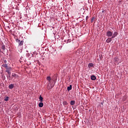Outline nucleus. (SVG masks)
Masks as SVG:
<instances>
[{
	"label": "nucleus",
	"mask_w": 128,
	"mask_h": 128,
	"mask_svg": "<svg viewBox=\"0 0 128 128\" xmlns=\"http://www.w3.org/2000/svg\"><path fill=\"white\" fill-rule=\"evenodd\" d=\"M16 42H18V46H22L24 44V40H21L18 39L16 40Z\"/></svg>",
	"instance_id": "nucleus-1"
},
{
	"label": "nucleus",
	"mask_w": 128,
	"mask_h": 128,
	"mask_svg": "<svg viewBox=\"0 0 128 128\" xmlns=\"http://www.w3.org/2000/svg\"><path fill=\"white\" fill-rule=\"evenodd\" d=\"M10 70H12V68L8 67L6 68V72H8V74H9V76H10Z\"/></svg>",
	"instance_id": "nucleus-2"
},
{
	"label": "nucleus",
	"mask_w": 128,
	"mask_h": 128,
	"mask_svg": "<svg viewBox=\"0 0 128 128\" xmlns=\"http://www.w3.org/2000/svg\"><path fill=\"white\" fill-rule=\"evenodd\" d=\"M112 34L113 32H112L108 31L106 32V34L107 36L110 37V36H112Z\"/></svg>",
	"instance_id": "nucleus-3"
},
{
	"label": "nucleus",
	"mask_w": 128,
	"mask_h": 128,
	"mask_svg": "<svg viewBox=\"0 0 128 128\" xmlns=\"http://www.w3.org/2000/svg\"><path fill=\"white\" fill-rule=\"evenodd\" d=\"M118 33L116 32H114V34L112 35V38H114L116 36H118Z\"/></svg>",
	"instance_id": "nucleus-4"
},
{
	"label": "nucleus",
	"mask_w": 128,
	"mask_h": 128,
	"mask_svg": "<svg viewBox=\"0 0 128 128\" xmlns=\"http://www.w3.org/2000/svg\"><path fill=\"white\" fill-rule=\"evenodd\" d=\"M112 38H108L106 40V42H107V44H109V42H112Z\"/></svg>",
	"instance_id": "nucleus-5"
},
{
	"label": "nucleus",
	"mask_w": 128,
	"mask_h": 128,
	"mask_svg": "<svg viewBox=\"0 0 128 128\" xmlns=\"http://www.w3.org/2000/svg\"><path fill=\"white\" fill-rule=\"evenodd\" d=\"M90 78L92 80H96V77L94 75H92L90 76Z\"/></svg>",
	"instance_id": "nucleus-6"
},
{
	"label": "nucleus",
	"mask_w": 128,
	"mask_h": 128,
	"mask_svg": "<svg viewBox=\"0 0 128 128\" xmlns=\"http://www.w3.org/2000/svg\"><path fill=\"white\" fill-rule=\"evenodd\" d=\"M14 87V84H10L8 86V88L10 90H12V88Z\"/></svg>",
	"instance_id": "nucleus-7"
},
{
	"label": "nucleus",
	"mask_w": 128,
	"mask_h": 128,
	"mask_svg": "<svg viewBox=\"0 0 128 128\" xmlns=\"http://www.w3.org/2000/svg\"><path fill=\"white\" fill-rule=\"evenodd\" d=\"M75 104H76V101H74V100H72L70 102V104L71 106H74Z\"/></svg>",
	"instance_id": "nucleus-8"
},
{
	"label": "nucleus",
	"mask_w": 128,
	"mask_h": 128,
	"mask_svg": "<svg viewBox=\"0 0 128 128\" xmlns=\"http://www.w3.org/2000/svg\"><path fill=\"white\" fill-rule=\"evenodd\" d=\"M39 108H42L44 106V103L40 102L38 104Z\"/></svg>",
	"instance_id": "nucleus-9"
},
{
	"label": "nucleus",
	"mask_w": 128,
	"mask_h": 128,
	"mask_svg": "<svg viewBox=\"0 0 128 128\" xmlns=\"http://www.w3.org/2000/svg\"><path fill=\"white\" fill-rule=\"evenodd\" d=\"M39 100L40 102H43L44 100V98L42 96H40L39 97Z\"/></svg>",
	"instance_id": "nucleus-10"
},
{
	"label": "nucleus",
	"mask_w": 128,
	"mask_h": 128,
	"mask_svg": "<svg viewBox=\"0 0 128 128\" xmlns=\"http://www.w3.org/2000/svg\"><path fill=\"white\" fill-rule=\"evenodd\" d=\"M72 85H70V86H68L67 88L68 90L70 92V90H72Z\"/></svg>",
	"instance_id": "nucleus-11"
},
{
	"label": "nucleus",
	"mask_w": 128,
	"mask_h": 128,
	"mask_svg": "<svg viewBox=\"0 0 128 128\" xmlns=\"http://www.w3.org/2000/svg\"><path fill=\"white\" fill-rule=\"evenodd\" d=\"M47 80H48L49 82H50V81L52 80V78L50 76H48L46 78Z\"/></svg>",
	"instance_id": "nucleus-12"
},
{
	"label": "nucleus",
	"mask_w": 128,
	"mask_h": 128,
	"mask_svg": "<svg viewBox=\"0 0 128 128\" xmlns=\"http://www.w3.org/2000/svg\"><path fill=\"white\" fill-rule=\"evenodd\" d=\"M94 66V64L92 63H90L88 64V68H90V67Z\"/></svg>",
	"instance_id": "nucleus-13"
},
{
	"label": "nucleus",
	"mask_w": 128,
	"mask_h": 128,
	"mask_svg": "<svg viewBox=\"0 0 128 128\" xmlns=\"http://www.w3.org/2000/svg\"><path fill=\"white\" fill-rule=\"evenodd\" d=\"M2 66H3V68H8V64H3L2 65Z\"/></svg>",
	"instance_id": "nucleus-14"
},
{
	"label": "nucleus",
	"mask_w": 128,
	"mask_h": 128,
	"mask_svg": "<svg viewBox=\"0 0 128 128\" xmlns=\"http://www.w3.org/2000/svg\"><path fill=\"white\" fill-rule=\"evenodd\" d=\"M8 96H6V97H4V100L5 102H8Z\"/></svg>",
	"instance_id": "nucleus-15"
},
{
	"label": "nucleus",
	"mask_w": 128,
	"mask_h": 128,
	"mask_svg": "<svg viewBox=\"0 0 128 128\" xmlns=\"http://www.w3.org/2000/svg\"><path fill=\"white\" fill-rule=\"evenodd\" d=\"M2 50H6V46L4 45L2 46Z\"/></svg>",
	"instance_id": "nucleus-16"
},
{
	"label": "nucleus",
	"mask_w": 128,
	"mask_h": 128,
	"mask_svg": "<svg viewBox=\"0 0 128 128\" xmlns=\"http://www.w3.org/2000/svg\"><path fill=\"white\" fill-rule=\"evenodd\" d=\"M62 104L64 106H66V104H68V102H66V101H64Z\"/></svg>",
	"instance_id": "nucleus-17"
},
{
	"label": "nucleus",
	"mask_w": 128,
	"mask_h": 128,
	"mask_svg": "<svg viewBox=\"0 0 128 128\" xmlns=\"http://www.w3.org/2000/svg\"><path fill=\"white\" fill-rule=\"evenodd\" d=\"M12 76H13L14 78H16V74H12Z\"/></svg>",
	"instance_id": "nucleus-18"
},
{
	"label": "nucleus",
	"mask_w": 128,
	"mask_h": 128,
	"mask_svg": "<svg viewBox=\"0 0 128 128\" xmlns=\"http://www.w3.org/2000/svg\"><path fill=\"white\" fill-rule=\"evenodd\" d=\"M71 40L70 39H68L66 41V44H68V42H70Z\"/></svg>",
	"instance_id": "nucleus-19"
},
{
	"label": "nucleus",
	"mask_w": 128,
	"mask_h": 128,
	"mask_svg": "<svg viewBox=\"0 0 128 128\" xmlns=\"http://www.w3.org/2000/svg\"><path fill=\"white\" fill-rule=\"evenodd\" d=\"M94 18H92L91 20V22H94Z\"/></svg>",
	"instance_id": "nucleus-20"
},
{
	"label": "nucleus",
	"mask_w": 128,
	"mask_h": 128,
	"mask_svg": "<svg viewBox=\"0 0 128 128\" xmlns=\"http://www.w3.org/2000/svg\"><path fill=\"white\" fill-rule=\"evenodd\" d=\"M2 78H3V80H6V77L4 76H2Z\"/></svg>",
	"instance_id": "nucleus-21"
},
{
	"label": "nucleus",
	"mask_w": 128,
	"mask_h": 128,
	"mask_svg": "<svg viewBox=\"0 0 128 128\" xmlns=\"http://www.w3.org/2000/svg\"><path fill=\"white\" fill-rule=\"evenodd\" d=\"M4 64H6V62H7L6 60H4Z\"/></svg>",
	"instance_id": "nucleus-22"
},
{
	"label": "nucleus",
	"mask_w": 128,
	"mask_h": 128,
	"mask_svg": "<svg viewBox=\"0 0 128 128\" xmlns=\"http://www.w3.org/2000/svg\"><path fill=\"white\" fill-rule=\"evenodd\" d=\"M88 16H86V20H88Z\"/></svg>",
	"instance_id": "nucleus-23"
},
{
	"label": "nucleus",
	"mask_w": 128,
	"mask_h": 128,
	"mask_svg": "<svg viewBox=\"0 0 128 128\" xmlns=\"http://www.w3.org/2000/svg\"><path fill=\"white\" fill-rule=\"evenodd\" d=\"M102 12H104V10L102 11Z\"/></svg>",
	"instance_id": "nucleus-24"
}]
</instances>
